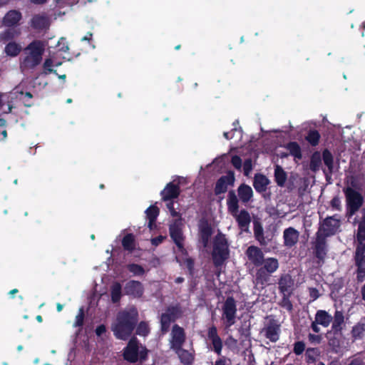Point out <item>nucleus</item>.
I'll return each mask as SVG.
<instances>
[{"instance_id":"obj_1","label":"nucleus","mask_w":365,"mask_h":365,"mask_svg":"<svg viewBox=\"0 0 365 365\" xmlns=\"http://www.w3.org/2000/svg\"><path fill=\"white\" fill-rule=\"evenodd\" d=\"M137 317L138 311L135 307H130L120 312L112 325L115 336L120 339H127L133 329Z\"/></svg>"},{"instance_id":"obj_2","label":"nucleus","mask_w":365,"mask_h":365,"mask_svg":"<svg viewBox=\"0 0 365 365\" xmlns=\"http://www.w3.org/2000/svg\"><path fill=\"white\" fill-rule=\"evenodd\" d=\"M46 45L43 41H34L24 49V56L21 59L20 68L23 71L34 69L40 64Z\"/></svg>"},{"instance_id":"obj_3","label":"nucleus","mask_w":365,"mask_h":365,"mask_svg":"<svg viewBox=\"0 0 365 365\" xmlns=\"http://www.w3.org/2000/svg\"><path fill=\"white\" fill-rule=\"evenodd\" d=\"M279 261L274 257L266 258L259 267H256L254 282L257 287L264 289L269 284L272 274L279 268Z\"/></svg>"},{"instance_id":"obj_4","label":"nucleus","mask_w":365,"mask_h":365,"mask_svg":"<svg viewBox=\"0 0 365 365\" xmlns=\"http://www.w3.org/2000/svg\"><path fill=\"white\" fill-rule=\"evenodd\" d=\"M238 198L233 190H230V212L237 222L241 231L249 232L251 217L248 211L242 210L239 212Z\"/></svg>"},{"instance_id":"obj_5","label":"nucleus","mask_w":365,"mask_h":365,"mask_svg":"<svg viewBox=\"0 0 365 365\" xmlns=\"http://www.w3.org/2000/svg\"><path fill=\"white\" fill-rule=\"evenodd\" d=\"M344 193L346 201V216L350 217L354 215L363 205L364 197L359 192L351 187H346Z\"/></svg>"},{"instance_id":"obj_6","label":"nucleus","mask_w":365,"mask_h":365,"mask_svg":"<svg viewBox=\"0 0 365 365\" xmlns=\"http://www.w3.org/2000/svg\"><path fill=\"white\" fill-rule=\"evenodd\" d=\"M260 334L269 339V341L276 343L279 341L281 334L280 322L272 315L267 317V322H264Z\"/></svg>"},{"instance_id":"obj_7","label":"nucleus","mask_w":365,"mask_h":365,"mask_svg":"<svg viewBox=\"0 0 365 365\" xmlns=\"http://www.w3.org/2000/svg\"><path fill=\"white\" fill-rule=\"evenodd\" d=\"M212 247L214 262L216 265H220L226 259L227 255V245L225 237L220 232L215 235Z\"/></svg>"},{"instance_id":"obj_8","label":"nucleus","mask_w":365,"mask_h":365,"mask_svg":"<svg viewBox=\"0 0 365 365\" xmlns=\"http://www.w3.org/2000/svg\"><path fill=\"white\" fill-rule=\"evenodd\" d=\"M183 222L182 217L173 219L169 225L170 236L176 245L179 252H185L184 241L185 236L182 232Z\"/></svg>"},{"instance_id":"obj_9","label":"nucleus","mask_w":365,"mask_h":365,"mask_svg":"<svg viewBox=\"0 0 365 365\" xmlns=\"http://www.w3.org/2000/svg\"><path fill=\"white\" fill-rule=\"evenodd\" d=\"M327 339L328 346L334 353L340 352L346 344V337L343 330L330 329L325 334Z\"/></svg>"},{"instance_id":"obj_10","label":"nucleus","mask_w":365,"mask_h":365,"mask_svg":"<svg viewBox=\"0 0 365 365\" xmlns=\"http://www.w3.org/2000/svg\"><path fill=\"white\" fill-rule=\"evenodd\" d=\"M340 225V220L336 218V215L328 216L319 222V227L316 233L329 237L337 232Z\"/></svg>"},{"instance_id":"obj_11","label":"nucleus","mask_w":365,"mask_h":365,"mask_svg":"<svg viewBox=\"0 0 365 365\" xmlns=\"http://www.w3.org/2000/svg\"><path fill=\"white\" fill-rule=\"evenodd\" d=\"M147 355V350L143 346H138L136 339L130 340L124 351V358L130 362H135L139 358L144 359Z\"/></svg>"},{"instance_id":"obj_12","label":"nucleus","mask_w":365,"mask_h":365,"mask_svg":"<svg viewBox=\"0 0 365 365\" xmlns=\"http://www.w3.org/2000/svg\"><path fill=\"white\" fill-rule=\"evenodd\" d=\"M232 125L233 128L230 132V152L242 148L247 143L246 140H243V131L239 121H235Z\"/></svg>"},{"instance_id":"obj_13","label":"nucleus","mask_w":365,"mask_h":365,"mask_svg":"<svg viewBox=\"0 0 365 365\" xmlns=\"http://www.w3.org/2000/svg\"><path fill=\"white\" fill-rule=\"evenodd\" d=\"M213 235V230L208 222L204 220L199 223V242L202 247L208 251L211 249V237Z\"/></svg>"},{"instance_id":"obj_14","label":"nucleus","mask_w":365,"mask_h":365,"mask_svg":"<svg viewBox=\"0 0 365 365\" xmlns=\"http://www.w3.org/2000/svg\"><path fill=\"white\" fill-rule=\"evenodd\" d=\"M327 238L316 233L315 240L312 243L314 255L319 261H324L327 254Z\"/></svg>"},{"instance_id":"obj_15","label":"nucleus","mask_w":365,"mask_h":365,"mask_svg":"<svg viewBox=\"0 0 365 365\" xmlns=\"http://www.w3.org/2000/svg\"><path fill=\"white\" fill-rule=\"evenodd\" d=\"M245 255L250 262L255 267H259L263 264L265 258L262 250L255 245L247 247Z\"/></svg>"},{"instance_id":"obj_16","label":"nucleus","mask_w":365,"mask_h":365,"mask_svg":"<svg viewBox=\"0 0 365 365\" xmlns=\"http://www.w3.org/2000/svg\"><path fill=\"white\" fill-rule=\"evenodd\" d=\"M181 311L178 307H170L163 314L160 319L161 329L163 332L168 331L171 322L180 317Z\"/></svg>"},{"instance_id":"obj_17","label":"nucleus","mask_w":365,"mask_h":365,"mask_svg":"<svg viewBox=\"0 0 365 365\" xmlns=\"http://www.w3.org/2000/svg\"><path fill=\"white\" fill-rule=\"evenodd\" d=\"M322 160L327 167V169H323V173L327 181H329L334 171V158L331 152L327 148L322 150Z\"/></svg>"},{"instance_id":"obj_18","label":"nucleus","mask_w":365,"mask_h":365,"mask_svg":"<svg viewBox=\"0 0 365 365\" xmlns=\"http://www.w3.org/2000/svg\"><path fill=\"white\" fill-rule=\"evenodd\" d=\"M294 281L289 274H283L278 282L279 294H293Z\"/></svg>"},{"instance_id":"obj_19","label":"nucleus","mask_w":365,"mask_h":365,"mask_svg":"<svg viewBox=\"0 0 365 365\" xmlns=\"http://www.w3.org/2000/svg\"><path fill=\"white\" fill-rule=\"evenodd\" d=\"M299 232L295 228L289 227L283 232L284 245L287 247H294L298 242Z\"/></svg>"},{"instance_id":"obj_20","label":"nucleus","mask_w":365,"mask_h":365,"mask_svg":"<svg viewBox=\"0 0 365 365\" xmlns=\"http://www.w3.org/2000/svg\"><path fill=\"white\" fill-rule=\"evenodd\" d=\"M185 341V334L183 329L180 327L175 325L171 333L170 346L173 349H176L182 346Z\"/></svg>"},{"instance_id":"obj_21","label":"nucleus","mask_w":365,"mask_h":365,"mask_svg":"<svg viewBox=\"0 0 365 365\" xmlns=\"http://www.w3.org/2000/svg\"><path fill=\"white\" fill-rule=\"evenodd\" d=\"M126 294L131 295L133 297H140L143 294V287L138 281H130L125 287Z\"/></svg>"},{"instance_id":"obj_22","label":"nucleus","mask_w":365,"mask_h":365,"mask_svg":"<svg viewBox=\"0 0 365 365\" xmlns=\"http://www.w3.org/2000/svg\"><path fill=\"white\" fill-rule=\"evenodd\" d=\"M356 269V279L357 282H362L365 280V256L354 257Z\"/></svg>"},{"instance_id":"obj_23","label":"nucleus","mask_w":365,"mask_h":365,"mask_svg":"<svg viewBox=\"0 0 365 365\" xmlns=\"http://www.w3.org/2000/svg\"><path fill=\"white\" fill-rule=\"evenodd\" d=\"M269 184V180L264 175L260 173L255 174L253 180V187L257 192H265L267 186Z\"/></svg>"},{"instance_id":"obj_24","label":"nucleus","mask_w":365,"mask_h":365,"mask_svg":"<svg viewBox=\"0 0 365 365\" xmlns=\"http://www.w3.org/2000/svg\"><path fill=\"white\" fill-rule=\"evenodd\" d=\"M239 200L243 203H247L253 196L252 187L245 183L241 184L237 189Z\"/></svg>"},{"instance_id":"obj_25","label":"nucleus","mask_w":365,"mask_h":365,"mask_svg":"<svg viewBox=\"0 0 365 365\" xmlns=\"http://www.w3.org/2000/svg\"><path fill=\"white\" fill-rule=\"evenodd\" d=\"M21 19V12L16 10H11L4 17L3 24L6 26H13L17 24Z\"/></svg>"},{"instance_id":"obj_26","label":"nucleus","mask_w":365,"mask_h":365,"mask_svg":"<svg viewBox=\"0 0 365 365\" xmlns=\"http://www.w3.org/2000/svg\"><path fill=\"white\" fill-rule=\"evenodd\" d=\"M345 326L346 323L343 312L336 310L332 317L331 329L343 330Z\"/></svg>"},{"instance_id":"obj_27","label":"nucleus","mask_w":365,"mask_h":365,"mask_svg":"<svg viewBox=\"0 0 365 365\" xmlns=\"http://www.w3.org/2000/svg\"><path fill=\"white\" fill-rule=\"evenodd\" d=\"M12 94L9 93H0V111L8 113L11 112L12 106Z\"/></svg>"},{"instance_id":"obj_28","label":"nucleus","mask_w":365,"mask_h":365,"mask_svg":"<svg viewBox=\"0 0 365 365\" xmlns=\"http://www.w3.org/2000/svg\"><path fill=\"white\" fill-rule=\"evenodd\" d=\"M179 195V188L173 183H168L164 190L161 192L162 197L164 200H169L176 198Z\"/></svg>"},{"instance_id":"obj_29","label":"nucleus","mask_w":365,"mask_h":365,"mask_svg":"<svg viewBox=\"0 0 365 365\" xmlns=\"http://www.w3.org/2000/svg\"><path fill=\"white\" fill-rule=\"evenodd\" d=\"M314 320L324 327H328L331 322L332 316L325 310H318L316 312Z\"/></svg>"},{"instance_id":"obj_30","label":"nucleus","mask_w":365,"mask_h":365,"mask_svg":"<svg viewBox=\"0 0 365 365\" xmlns=\"http://www.w3.org/2000/svg\"><path fill=\"white\" fill-rule=\"evenodd\" d=\"M274 181L279 187H284L287 180V173L279 165H274Z\"/></svg>"},{"instance_id":"obj_31","label":"nucleus","mask_w":365,"mask_h":365,"mask_svg":"<svg viewBox=\"0 0 365 365\" xmlns=\"http://www.w3.org/2000/svg\"><path fill=\"white\" fill-rule=\"evenodd\" d=\"M322 153L321 154L319 151H314L311 157L309 165V168L313 173L319 171L322 166Z\"/></svg>"},{"instance_id":"obj_32","label":"nucleus","mask_w":365,"mask_h":365,"mask_svg":"<svg viewBox=\"0 0 365 365\" xmlns=\"http://www.w3.org/2000/svg\"><path fill=\"white\" fill-rule=\"evenodd\" d=\"M284 148L289 151V154L297 160L302 158V148L299 143L296 141H291L287 143Z\"/></svg>"},{"instance_id":"obj_33","label":"nucleus","mask_w":365,"mask_h":365,"mask_svg":"<svg viewBox=\"0 0 365 365\" xmlns=\"http://www.w3.org/2000/svg\"><path fill=\"white\" fill-rule=\"evenodd\" d=\"M49 24V20L45 15H36L31 19V26L36 29H46Z\"/></svg>"},{"instance_id":"obj_34","label":"nucleus","mask_w":365,"mask_h":365,"mask_svg":"<svg viewBox=\"0 0 365 365\" xmlns=\"http://www.w3.org/2000/svg\"><path fill=\"white\" fill-rule=\"evenodd\" d=\"M61 64L62 61L61 60H58L55 56H50L43 63L44 73L46 74L53 72L56 73V71H53V67H58Z\"/></svg>"},{"instance_id":"obj_35","label":"nucleus","mask_w":365,"mask_h":365,"mask_svg":"<svg viewBox=\"0 0 365 365\" xmlns=\"http://www.w3.org/2000/svg\"><path fill=\"white\" fill-rule=\"evenodd\" d=\"M208 338L210 340H211L214 350L217 353L220 354L222 349V342L220 339L217 334V330L215 327H211L209 329L208 331Z\"/></svg>"},{"instance_id":"obj_36","label":"nucleus","mask_w":365,"mask_h":365,"mask_svg":"<svg viewBox=\"0 0 365 365\" xmlns=\"http://www.w3.org/2000/svg\"><path fill=\"white\" fill-rule=\"evenodd\" d=\"M254 225V235L255 239L259 242L261 245H265L267 244L264 236V229L260 222L255 220Z\"/></svg>"},{"instance_id":"obj_37","label":"nucleus","mask_w":365,"mask_h":365,"mask_svg":"<svg viewBox=\"0 0 365 365\" xmlns=\"http://www.w3.org/2000/svg\"><path fill=\"white\" fill-rule=\"evenodd\" d=\"M145 214L149 220L148 227L153 230L155 227V222L159 214L158 208L155 205H151L145 210Z\"/></svg>"},{"instance_id":"obj_38","label":"nucleus","mask_w":365,"mask_h":365,"mask_svg":"<svg viewBox=\"0 0 365 365\" xmlns=\"http://www.w3.org/2000/svg\"><path fill=\"white\" fill-rule=\"evenodd\" d=\"M321 138V135L318 130L315 129H310L307 135L305 140L312 147H316L319 145Z\"/></svg>"},{"instance_id":"obj_39","label":"nucleus","mask_w":365,"mask_h":365,"mask_svg":"<svg viewBox=\"0 0 365 365\" xmlns=\"http://www.w3.org/2000/svg\"><path fill=\"white\" fill-rule=\"evenodd\" d=\"M227 163V157L226 155H223L220 158H216L210 167L216 170L217 172H224L226 170Z\"/></svg>"},{"instance_id":"obj_40","label":"nucleus","mask_w":365,"mask_h":365,"mask_svg":"<svg viewBox=\"0 0 365 365\" xmlns=\"http://www.w3.org/2000/svg\"><path fill=\"white\" fill-rule=\"evenodd\" d=\"M21 51V45L14 41L9 43L4 48L6 55L12 57L18 56Z\"/></svg>"},{"instance_id":"obj_41","label":"nucleus","mask_w":365,"mask_h":365,"mask_svg":"<svg viewBox=\"0 0 365 365\" xmlns=\"http://www.w3.org/2000/svg\"><path fill=\"white\" fill-rule=\"evenodd\" d=\"M282 296V298L280 301L279 302L278 304L279 307H281L283 309H285L288 312H291L293 310V304L292 302L290 300V297H292V294H280Z\"/></svg>"},{"instance_id":"obj_42","label":"nucleus","mask_w":365,"mask_h":365,"mask_svg":"<svg viewBox=\"0 0 365 365\" xmlns=\"http://www.w3.org/2000/svg\"><path fill=\"white\" fill-rule=\"evenodd\" d=\"M356 241L354 257L365 256V237H360L359 235H356Z\"/></svg>"},{"instance_id":"obj_43","label":"nucleus","mask_w":365,"mask_h":365,"mask_svg":"<svg viewBox=\"0 0 365 365\" xmlns=\"http://www.w3.org/2000/svg\"><path fill=\"white\" fill-rule=\"evenodd\" d=\"M228 187V178L227 176H223L220 178L215 186V194L216 195H220L222 193H225Z\"/></svg>"},{"instance_id":"obj_44","label":"nucleus","mask_w":365,"mask_h":365,"mask_svg":"<svg viewBox=\"0 0 365 365\" xmlns=\"http://www.w3.org/2000/svg\"><path fill=\"white\" fill-rule=\"evenodd\" d=\"M365 331V329L364 327V325L361 324H356L354 325L351 331V338L353 341L361 339L363 338L364 334Z\"/></svg>"},{"instance_id":"obj_45","label":"nucleus","mask_w":365,"mask_h":365,"mask_svg":"<svg viewBox=\"0 0 365 365\" xmlns=\"http://www.w3.org/2000/svg\"><path fill=\"white\" fill-rule=\"evenodd\" d=\"M175 351L178 354L181 362L183 364H189L192 361V355L187 351L181 349V347H180L179 349H175Z\"/></svg>"},{"instance_id":"obj_46","label":"nucleus","mask_w":365,"mask_h":365,"mask_svg":"<svg viewBox=\"0 0 365 365\" xmlns=\"http://www.w3.org/2000/svg\"><path fill=\"white\" fill-rule=\"evenodd\" d=\"M20 34L19 30L14 29H9L0 34V38L4 41L12 39Z\"/></svg>"},{"instance_id":"obj_47","label":"nucleus","mask_w":365,"mask_h":365,"mask_svg":"<svg viewBox=\"0 0 365 365\" xmlns=\"http://www.w3.org/2000/svg\"><path fill=\"white\" fill-rule=\"evenodd\" d=\"M121 297V285L119 283H114L111 287V298L113 302H117Z\"/></svg>"},{"instance_id":"obj_48","label":"nucleus","mask_w":365,"mask_h":365,"mask_svg":"<svg viewBox=\"0 0 365 365\" xmlns=\"http://www.w3.org/2000/svg\"><path fill=\"white\" fill-rule=\"evenodd\" d=\"M124 249L131 251L134 249V236L131 234H128L124 237L122 242Z\"/></svg>"},{"instance_id":"obj_49","label":"nucleus","mask_w":365,"mask_h":365,"mask_svg":"<svg viewBox=\"0 0 365 365\" xmlns=\"http://www.w3.org/2000/svg\"><path fill=\"white\" fill-rule=\"evenodd\" d=\"M361 220L359 223L357 234L356 235H359L360 237H365V207L361 210Z\"/></svg>"},{"instance_id":"obj_50","label":"nucleus","mask_w":365,"mask_h":365,"mask_svg":"<svg viewBox=\"0 0 365 365\" xmlns=\"http://www.w3.org/2000/svg\"><path fill=\"white\" fill-rule=\"evenodd\" d=\"M128 269L135 276H141L145 273L144 269L141 266L135 264H128Z\"/></svg>"},{"instance_id":"obj_51","label":"nucleus","mask_w":365,"mask_h":365,"mask_svg":"<svg viewBox=\"0 0 365 365\" xmlns=\"http://www.w3.org/2000/svg\"><path fill=\"white\" fill-rule=\"evenodd\" d=\"M317 353V348H308L305 353L306 361L307 363H313L316 361L315 356Z\"/></svg>"},{"instance_id":"obj_52","label":"nucleus","mask_w":365,"mask_h":365,"mask_svg":"<svg viewBox=\"0 0 365 365\" xmlns=\"http://www.w3.org/2000/svg\"><path fill=\"white\" fill-rule=\"evenodd\" d=\"M166 201H167L166 207L169 210L170 215L173 217V219L181 217L180 213L178 212H177L174 208L173 201H172L170 200H166Z\"/></svg>"},{"instance_id":"obj_53","label":"nucleus","mask_w":365,"mask_h":365,"mask_svg":"<svg viewBox=\"0 0 365 365\" xmlns=\"http://www.w3.org/2000/svg\"><path fill=\"white\" fill-rule=\"evenodd\" d=\"M304 350L305 344L303 341H299L294 343L293 351L296 355L302 354Z\"/></svg>"},{"instance_id":"obj_54","label":"nucleus","mask_w":365,"mask_h":365,"mask_svg":"<svg viewBox=\"0 0 365 365\" xmlns=\"http://www.w3.org/2000/svg\"><path fill=\"white\" fill-rule=\"evenodd\" d=\"M252 170V161L250 158L246 159L243 163V173L248 176Z\"/></svg>"},{"instance_id":"obj_55","label":"nucleus","mask_w":365,"mask_h":365,"mask_svg":"<svg viewBox=\"0 0 365 365\" xmlns=\"http://www.w3.org/2000/svg\"><path fill=\"white\" fill-rule=\"evenodd\" d=\"M84 319V312L83 308H80L78 310V313L76 317L74 327H81L83 324Z\"/></svg>"},{"instance_id":"obj_56","label":"nucleus","mask_w":365,"mask_h":365,"mask_svg":"<svg viewBox=\"0 0 365 365\" xmlns=\"http://www.w3.org/2000/svg\"><path fill=\"white\" fill-rule=\"evenodd\" d=\"M137 334L140 336H146L149 332V328L146 323L141 322L137 327Z\"/></svg>"},{"instance_id":"obj_57","label":"nucleus","mask_w":365,"mask_h":365,"mask_svg":"<svg viewBox=\"0 0 365 365\" xmlns=\"http://www.w3.org/2000/svg\"><path fill=\"white\" fill-rule=\"evenodd\" d=\"M236 312L235 301L233 297H230V326L233 324L232 319Z\"/></svg>"},{"instance_id":"obj_58","label":"nucleus","mask_w":365,"mask_h":365,"mask_svg":"<svg viewBox=\"0 0 365 365\" xmlns=\"http://www.w3.org/2000/svg\"><path fill=\"white\" fill-rule=\"evenodd\" d=\"M57 47L58 48V51L63 52H67L68 51V46L66 41L64 38H61L58 42Z\"/></svg>"},{"instance_id":"obj_59","label":"nucleus","mask_w":365,"mask_h":365,"mask_svg":"<svg viewBox=\"0 0 365 365\" xmlns=\"http://www.w3.org/2000/svg\"><path fill=\"white\" fill-rule=\"evenodd\" d=\"M308 290H309V297L312 299V301H314L319 297L320 294L319 292V290L317 288L309 287Z\"/></svg>"},{"instance_id":"obj_60","label":"nucleus","mask_w":365,"mask_h":365,"mask_svg":"<svg viewBox=\"0 0 365 365\" xmlns=\"http://www.w3.org/2000/svg\"><path fill=\"white\" fill-rule=\"evenodd\" d=\"M330 205L334 209L339 210L341 209L340 198L338 196L334 197L330 202Z\"/></svg>"},{"instance_id":"obj_61","label":"nucleus","mask_w":365,"mask_h":365,"mask_svg":"<svg viewBox=\"0 0 365 365\" xmlns=\"http://www.w3.org/2000/svg\"><path fill=\"white\" fill-rule=\"evenodd\" d=\"M231 163L236 168H240L242 166V160L239 156H233L232 158Z\"/></svg>"},{"instance_id":"obj_62","label":"nucleus","mask_w":365,"mask_h":365,"mask_svg":"<svg viewBox=\"0 0 365 365\" xmlns=\"http://www.w3.org/2000/svg\"><path fill=\"white\" fill-rule=\"evenodd\" d=\"M164 239H165V237L160 235L157 237L153 238L151 240V243H152V245L157 246V245H160V243H162L163 241L164 240Z\"/></svg>"},{"instance_id":"obj_63","label":"nucleus","mask_w":365,"mask_h":365,"mask_svg":"<svg viewBox=\"0 0 365 365\" xmlns=\"http://www.w3.org/2000/svg\"><path fill=\"white\" fill-rule=\"evenodd\" d=\"M309 340L312 342L316 341L317 343H319L321 341V336L316 335L313 334H309L308 336Z\"/></svg>"},{"instance_id":"obj_64","label":"nucleus","mask_w":365,"mask_h":365,"mask_svg":"<svg viewBox=\"0 0 365 365\" xmlns=\"http://www.w3.org/2000/svg\"><path fill=\"white\" fill-rule=\"evenodd\" d=\"M348 365H365V362L360 359H354Z\"/></svg>"}]
</instances>
